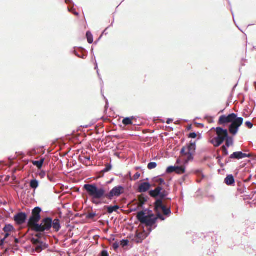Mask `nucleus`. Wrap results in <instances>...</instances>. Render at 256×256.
Returning <instances> with one entry per match:
<instances>
[{"label":"nucleus","instance_id":"4","mask_svg":"<svg viewBox=\"0 0 256 256\" xmlns=\"http://www.w3.org/2000/svg\"><path fill=\"white\" fill-rule=\"evenodd\" d=\"M196 142L191 140L190 143L182 148L180 151V154L186 157V162H188L194 160V154L196 152Z\"/></svg>","mask_w":256,"mask_h":256},{"label":"nucleus","instance_id":"8","mask_svg":"<svg viewBox=\"0 0 256 256\" xmlns=\"http://www.w3.org/2000/svg\"><path fill=\"white\" fill-rule=\"evenodd\" d=\"M70 53L74 54L77 57L86 59L88 56V52L82 47H74L70 50Z\"/></svg>","mask_w":256,"mask_h":256},{"label":"nucleus","instance_id":"47","mask_svg":"<svg viewBox=\"0 0 256 256\" xmlns=\"http://www.w3.org/2000/svg\"><path fill=\"white\" fill-rule=\"evenodd\" d=\"M102 96L104 98V99L106 100V106H105V108H107L108 106V100L104 96V95L102 94Z\"/></svg>","mask_w":256,"mask_h":256},{"label":"nucleus","instance_id":"56","mask_svg":"<svg viewBox=\"0 0 256 256\" xmlns=\"http://www.w3.org/2000/svg\"><path fill=\"white\" fill-rule=\"evenodd\" d=\"M192 129V124H190V125H188L187 128H186V130H190Z\"/></svg>","mask_w":256,"mask_h":256},{"label":"nucleus","instance_id":"14","mask_svg":"<svg viewBox=\"0 0 256 256\" xmlns=\"http://www.w3.org/2000/svg\"><path fill=\"white\" fill-rule=\"evenodd\" d=\"M151 187L149 182H142L139 184L138 192L140 193L146 192Z\"/></svg>","mask_w":256,"mask_h":256},{"label":"nucleus","instance_id":"13","mask_svg":"<svg viewBox=\"0 0 256 256\" xmlns=\"http://www.w3.org/2000/svg\"><path fill=\"white\" fill-rule=\"evenodd\" d=\"M225 138H224L221 135H218L212 140L210 142L216 148L220 146L224 141Z\"/></svg>","mask_w":256,"mask_h":256},{"label":"nucleus","instance_id":"6","mask_svg":"<svg viewBox=\"0 0 256 256\" xmlns=\"http://www.w3.org/2000/svg\"><path fill=\"white\" fill-rule=\"evenodd\" d=\"M42 212V209L39 206L36 207L32 210V214L28 220V223L32 225V227L36 226V224H38L41 219Z\"/></svg>","mask_w":256,"mask_h":256},{"label":"nucleus","instance_id":"17","mask_svg":"<svg viewBox=\"0 0 256 256\" xmlns=\"http://www.w3.org/2000/svg\"><path fill=\"white\" fill-rule=\"evenodd\" d=\"M136 120V118L134 116L131 117H126L123 118L122 120V123L125 126H128L129 125H136V124H134V122L133 120Z\"/></svg>","mask_w":256,"mask_h":256},{"label":"nucleus","instance_id":"41","mask_svg":"<svg viewBox=\"0 0 256 256\" xmlns=\"http://www.w3.org/2000/svg\"><path fill=\"white\" fill-rule=\"evenodd\" d=\"M222 133L224 134V136H222L224 138H226L230 136L228 134V130L227 129L223 128Z\"/></svg>","mask_w":256,"mask_h":256},{"label":"nucleus","instance_id":"53","mask_svg":"<svg viewBox=\"0 0 256 256\" xmlns=\"http://www.w3.org/2000/svg\"><path fill=\"white\" fill-rule=\"evenodd\" d=\"M172 122H173V119L169 118H168L166 122L167 124H170Z\"/></svg>","mask_w":256,"mask_h":256},{"label":"nucleus","instance_id":"45","mask_svg":"<svg viewBox=\"0 0 256 256\" xmlns=\"http://www.w3.org/2000/svg\"><path fill=\"white\" fill-rule=\"evenodd\" d=\"M114 22V18H113V20H112L111 24L103 31L102 33V35L104 34H108V33L106 32V30L110 26H112Z\"/></svg>","mask_w":256,"mask_h":256},{"label":"nucleus","instance_id":"48","mask_svg":"<svg viewBox=\"0 0 256 256\" xmlns=\"http://www.w3.org/2000/svg\"><path fill=\"white\" fill-rule=\"evenodd\" d=\"M156 190L158 192H163V188L161 186H158L156 188Z\"/></svg>","mask_w":256,"mask_h":256},{"label":"nucleus","instance_id":"37","mask_svg":"<svg viewBox=\"0 0 256 256\" xmlns=\"http://www.w3.org/2000/svg\"><path fill=\"white\" fill-rule=\"evenodd\" d=\"M8 242L6 241V240L4 238H0V246L2 247V248H4V244H6Z\"/></svg>","mask_w":256,"mask_h":256},{"label":"nucleus","instance_id":"57","mask_svg":"<svg viewBox=\"0 0 256 256\" xmlns=\"http://www.w3.org/2000/svg\"><path fill=\"white\" fill-rule=\"evenodd\" d=\"M196 124H198V126H200V127L202 128H204V124H200V123H198V122H196Z\"/></svg>","mask_w":256,"mask_h":256},{"label":"nucleus","instance_id":"15","mask_svg":"<svg viewBox=\"0 0 256 256\" xmlns=\"http://www.w3.org/2000/svg\"><path fill=\"white\" fill-rule=\"evenodd\" d=\"M120 208V206L118 205H114V206H104V209L105 210H106V212L108 214H112L114 212H118V210Z\"/></svg>","mask_w":256,"mask_h":256},{"label":"nucleus","instance_id":"30","mask_svg":"<svg viewBox=\"0 0 256 256\" xmlns=\"http://www.w3.org/2000/svg\"><path fill=\"white\" fill-rule=\"evenodd\" d=\"M128 244L129 240L127 239H122L120 242V244L122 248L128 246Z\"/></svg>","mask_w":256,"mask_h":256},{"label":"nucleus","instance_id":"1","mask_svg":"<svg viewBox=\"0 0 256 256\" xmlns=\"http://www.w3.org/2000/svg\"><path fill=\"white\" fill-rule=\"evenodd\" d=\"M154 210L145 209L138 212L136 218L142 224L148 226H154L156 228L158 226V220L164 221L166 218L172 214L170 206L168 203L164 204L160 200H156L154 203Z\"/></svg>","mask_w":256,"mask_h":256},{"label":"nucleus","instance_id":"39","mask_svg":"<svg viewBox=\"0 0 256 256\" xmlns=\"http://www.w3.org/2000/svg\"><path fill=\"white\" fill-rule=\"evenodd\" d=\"M188 138L194 139L196 138L197 134L195 132H192L188 134Z\"/></svg>","mask_w":256,"mask_h":256},{"label":"nucleus","instance_id":"55","mask_svg":"<svg viewBox=\"0 0 256 256\" xmlns=\"http://www.w3.org/2000/svg\"><path fill=\"white\" fill-rule=\"evenodd\" d=\"M102 38V34H101V35L94 42V44H98V41L100 40V39Z\"/></svg>","mask_w":256,"mask_h":256},{"label":"nucleus","instance_id":"35","mask_svg":"<svg viewBox=\"0 0 256 256\" xmlns=\"http://www.w3.org/2000/svg\"><path fill=\"white\" fill-rule=\"evenodd\" d=\"M222 128L217 127L216 128H213L212 130H214L216 131L217 134H218V135H220V134L222 133Z\"/></svg>","mask_w":256,"mask_h":256},{"label":"nucleus","instance_id":"60","mask_svg":"<svg viewBox=\"0 0 256 256\" xmlns=\"http://www.w3.org/2000/svg\"><path fill=\"white\" fill-rule=\"evenodd\" d=\"M252 188H253V189L256 188V183L253 182L252 184Z\"/></svg>","mask_w":256,"mask_h":256},{"label":"nucleus","instance_id":"29","mask_svg":"<svg viewBox=\"0 0 256 256\" xmlns=\"http://www.w3.org/2000/svg\"><path fill=\"white\" fill-rule=\"evenodd\" d=\"M228 148L226 146H222L221 147V150L222 151V156H225L228 154Z\"/></svg>","mask_w":256,"mask_h":256},{"label":"nucleus","instance_id":"11","mask_svg":"<svg viewBox=\"0 0 256 256\" xmlns=\"http://www.w3.org/2000/svg\"><path fill=\"white\" fill-rule=\"evenodd\" d=\"M173 172L178 174H184L186 172V167L185 166H170L166 168V172L167 174H170Z\"/></svg>","mask_w":256,"mask_h":256},{"label":"nucleus","instance_id":"20","mask_svg":"<svg viewBox=\"0 0 256 256\" xmlns=\"http://www.w3.org/2000/svg\"><path fill=\"white\" fill-rule=\"evenodd\" d=\"M43 148L44 146L34 147L30 152L29 153L31 155H36L42 150V154H44V150H43Z\"/></svg>","mask_w":256,"mask_h":256},{"label":"nucleus","instance_id":"3","mask_svg":"<svg viewBox=\"0 0 256 256\" xmlns=\"http://www.w3.org/2000/svg\"><path fill=\"white\" fill-rule=\"evenodd\" d=\"M244 118L238 117V114L231 113L228 116L222 115L218 119V124L220 125L225 126L228 122L230 123L228 126V131L233 136L238 134L240 128L243 124Z\"/></svg>","mask_w":256,"mask_h":256},{"label":"nucleus","instance_id":"61","mask_svg":"<svg viewBox=\"0 0 256 256\" xmlns=\"http://www.w3.org/2000/svg\"><path fill=\"white\" fill-rule=\"evenodd\" d=\"M181 163V160L180 158H178L176 160V164H180Z\"/></svg>","mask_w":256,"mask_h":256},{"label":"nucleus","instance_id":"10","mask_svg":"<svg viewBox=\"0 0 256 256\" xmlns=\"http://www.w3.org/2000/svg\"><path fill=\"white\" fill-rule=\"evenodd\" d=\"M28 218V216L26 212H19L16 213L14 217V220L17 224L21 225L24 224Z\"/></svg>","mask_w":256,"mask_h":256},{"label":"nucleus","instance_id":"19","mask_svg":"<svg viewBox=\"0 0 256 256\" xmlns=\"http://www.w3.org/2000/svg\"><path fill=\"white\" fill-rule=\"evenodd\" d=\"M44 160L45 158H41L39 160H32V162L34 166L38 168V170H41Z\"/></svg>","mask_w":256,"mask_h":256},{"label":"nucleus","instance_id":"46","mask_svg":"<svg viewBox=\"0 0 256 256\" xmlns=\"http://www.w3.org/2000/svg\"><path fill=\"white\" fill-rule=\"evenodd\" d=\"M228 2V4L230 6V10L232 12V16H233V19H234V22H235V20H234V13H233V12L232 10V6H231V4H230V2L229 0H226Z\"/></svg>","mask_w":256,"mask_h":256},{"label":"nucleus","instance_id":"52","mask_svg":"<svg viewBox=\"0 0 256 256\" xmlns=\"http://www.w3.org/2000/svg\"><path fill=\"white\" fill-rule=\"evenodd\" d=\"M4 238H5L6 240L7 238H8L10 236V232H4Z\"/></svg>","mask_w":256,"mask_h":256},{"label":"nucleus","instance_id":"40","mask_svg":"<svg viewBox=\"0 0 256 256\" xmlns=\"http://www.w3.org/2000/svg\"><path fill=\"white\" fill-rule=\"evenodd\" d=\"M120 246L119 243L116 242L113 244L112 247L114 250L116 251Z\"/></svg>","mask_w":256,"mask_h":256},{"label":"nucleus","instance_id":"24","mask_svg":"<svg viewBox=\"0 0 256 256\" xmlns=\"http://www.w3.org/2000/svg\"><path fill=\"white\" fill-rule=\"evenodd\" d=\"M110 163L107 164L106 165V167L104 168L102 170H101L100 173L102 174V175L104 176V174L107 172H108L110 171L112 168V165L111 164L112 160H110Z\"/></svg>","mask_w":256,"mask_h":256},{"label":"nucleus","instance_id":"34","mask_svg":"<svg viewBox=\"0 0 256 256\" xmlns=\"http://www.w3.org/2000/svg\"><path fill=\"white\" fill-rule=\"evenodd\" d=\"M223 157L224 156L220 155H218L216 157V159L218 160V164H220L221 168H223L224 166V164L221 162V160L222 159Z\"/></svg>","mask_w":256,"mask_h":256},{"label":"nucleus","instance_id":"58","mask_svg":"<svg viewBox=\"0 0 256 256\" xmlns=\"http://www.w3.org/2000/svg\"><path fill=\"white\" fill-rule=\"evenodd\" d=\"M93 238L95 240H98V239L100 238V236L98 235H96L94 236Z\"/></svg>","mask_w":256,"mask_h":256},{"label":"nucleus","instance_id":"38","mask_svg":"<svg viewBox=\"0 0 256 256\" xmlns=\"http://www.w3.org/2000/svg\"><path fill=\"white\" fill-rule=\"evenodd\" d=\"M245 125L248 128H250V129H251L252 128L253 126H254V124L253 123H252L250 121H246V122H245Z\"/></svg>","mask_w":256,"mask_h":256},{"label":"nucleus","instance_id":"50","mask_svg":"<svg viewBox=\"0 0 256 256\" xmlns=\"http://www.w3.org/2000/svg\"><path fill=\"white\" fill-rule=\"evenodd\" d=\"M47 177H48V180H49L50 182H54V176H50V175H48V176H47Z\"/></svg>","mask_w":256,"mask_h":256},{"label":"nucleus","instance_id":"21","mask_svg":"<svg viewBox=\"0 0 256 256\" xmlns=\"http://www.w3.org/2000/svg\"><path fill=\"white\" fill-rule=\"evenodd\" d=\"M30 188L35 190L39 186V182L38 180L34 178L30 181Z\"/></svg>","mask_w":256,"mask_h":256},{"label":"nucleus","instance_id":"27","mask_svg":"<svg viewBox=\"0 0 256 256\" xmlns=\"http://www.w3.org/2000/svg\"><path fill=\"white\" fill-rule=\"evenodd\" d=\"M150 196L155 198V200L158 198V192L155 189L154 190H151L148 192Z\"/></svg>","mask_w":256,"mask_h":256},{"label":"nucleus","instance_id":"23","mask_svg":"<svg viewBox=\"0 0 256 256\" xmlns=\"http://www.w3.org/2000/svg\"><path fill=\"white\" fill-rule=\"evenodd\" d=\"M4 232H10L14 231L15 229L13 225L10 224H6L2 228Z\"/></svg>","mask_w":256,"mask_h":256},{"label":"nucleus","instance_id":"7","mask_svg":"<svg viewBox=\"0 0 256 256\" xmlns=\"http://www.w3.org/2000/svg\"><path fill=\"white\" fill-rule=\"evenodd\" d=\"M32 242L34 245V250L38 252H42L48 246V244L42 242L38 238H32Z\"/></svg>","mask_w":256,"mask_h":256},{"label":"nucleus","instance_id":"16","mask_svg":"<svg viewBox=\"0 0 256 256\" xmlns=\"http://www.w3.org/2000/svg\"><path fill=\"white\" fill-rule=\"evenodd\" d=\"M66 4L69 5L68 10L72 12L75 16H78L79 14L75 11L74 8V4L72 0H64Z\"/></svg>","mask_w":256,"mask_h":256},{"label":"nucleus","instance_id":"9","mask_svg":"<svg viewBox=\"0 0 256 256\" xmlns=\"http://www.w3.org/2000/svg\"><path fill=\"white\" fill-rule=\"evenodd\" d=\"M153 228L154 226H148V232H146L144 228L143 229V232H136L135 235L136 242L141 243L144 239L148 237L152 232Z\"/></svg>","mask_w":256,"mask_h":256},{"label":"nucleus","instance_id":"12","mask_svg":"<svg viewBox=\"0 0 256 256\" xmlns=\"http://www.w3.org/2000/svg\"><path fill=\"white\" fill-rule=\"evenodd\" d=\"M246 158H252V155L250 154L244 153L241 151H238L233 152L229 156L230 159H235L237 160H240Z\"/></svg>","mask_w":256,"mask_h":256},{"label":"nucleus","instance_id":"32","mask_svg":"<svg viewBox=\"0 0 256 256\" xmlns=\"http://www.w3.org/2000/svg\"><path fill=\"white\" fill-rule=\"evenodd\" d=\"M194 173L198 176L201 177L202 179L204 178V175L201 170L198 169L196 170Z\"/></svg>","mask_w":256,"mask_h":256},{"label":"nucleus","instance_id":"42","mask_svg":"<svg viewBox=\"0 0 256 256\" xmlns=\"http://www.w3.org/2000/svg\"><path fill=\"white\" fill-rule=\"evenodd\" d=\"M38 174L42 178H44L45 176H46V172L41 170L40 171Z\"/></svg>","mask_w":256,"mask_h":256},{"label":"nucleus","instance_id":"54","mask_svg":"<svg viewBox=\"0 0 256 256\" xmlns=\"http://www.w3.org/2000/svg\"><path fill=\"white\" fill-rule=\"evenodd\" d=\"M53 222L54 223H60V220L58 218H56L54 220H53Z\"/></svg>","mask_w":256,"mask_h":256},{"label":"nucleus","instance_id":"43","mask_svg":"<svg viewBox=\"0 0 256 256\" xmlns=\"http://www.w3.org/2000/svg\"><path fill=\"white\" fill-rule=\"evenodd\" d=\"M140 177V174L139 172H136L133 176L132 178H130L131 180H136Z\"/></svg>","mask_w":256,"mask_h":256},{"label":"nucleus","instance_id":"51","mask_svg":"<svg viewBox=\"0 0 256 256\" xmlns=\"http://www.w3.org/2000/svg\"><path fill=\"white\" fill-rule=\"evenodd\" d=\"M96 73H97V74H98V78H100V80L102 81V84H104V82H103V81H102V78H101V76H100V73H99L98 70H96Z\"/></svg>","mask_w":256,"mask_h":256},{"label":"nucleus","instance_id":"36","mask_svg":"<svg viewBox=\"0 0 256 256\" xmlns=\"http://www.w3.org/2000/svg\"><path fill=\"white\" fill-rule=\"evenodd\" d=\"M99 256H109V254L108 250H103L100 253Z\"/></svg>","mask_w":256,"mask_h":256},{"label":"nucleus","instance_id":"28","mask_svg":"<svg viewBox=\"0 0 256 256\" xmlns=\"http://www.w3.org/2000/svg\"><path fill=\"white\" fill-rule=\"evenodd\" d=\"M52 228H53V229L56 232H58L61 228L62 226L61 224L60 223H54L53 222V220L52 219Z\"/></svg>","mask_w":256,"mask_h":256},{"label":"nucleus","instance_id":"59","mask_svg":"<svg viewBox=\"0 0 256 256\" xmlns=\"http://www.w3.org/2000/svg\"><path fill=\"white\" fill-rule=\"evenodd\" d=\"M94 69L96 70H98V64H97V62L96 60L95 64H94Z\"/></svg>","mask_w":256,"mask_h":256},{"label":"nucleus","instance_id":"26","mask_svg":"<svg viewBox=\"0 0 256 256\" xmlns=\"http://www.w3.org/2000/svg\"><path fill=\"white\" fill-rule=\"evenodd\" d=\"M226 144L224 145L226 146L227 148H229L230 146H232L234 144V139L232 136H228L226 138Z\"/></svg>","mask_w":256,"mask_h":256},{"label":"nucleus","instance_id":"5","mask_svg":"<svg viewBox=\"0 0 256 256\" xmlns=\"http://www.w3.org/2000/svg\"><path fill=\"white\" fill-rule=\"evenodd\" d=\"M52 226V218L46 217L42 219L40 224H36V226L32 227V230L37 232L44 233L50 231Z\"/></svg>","mask_w":256,"mask_h":256},{"label":"nucleus","instance_id":"49","mask_svg":"<svg viewBox=\"0 0 256 256\" xmlns=\"http://www.w3.org/2000/svg\"><path fill=\"white\" fill-rule=\"evenodd\" d=\"M138 206H136L134 208H130V210L131 212H136L138 210Z\"/></svg>","mask_w":256,"mask_h":256},{"label":"nucleus","instance_id":"22","mask_svg":"<svg viewBox=\"0 0 256 256\" xmlns=\"http://www.w3.org/2000/svg\"><path fill=\"white\" fill-rule=\"evenodd\" d=\"M168 193L166 190H164L163 192L158 193V196L156 199V200H160L162 202H164V200L166 198H168Z\"/></svg>","mask_w":256,"mask_h":256},{"label":"nucleus","instance_id":"25","mask_svg":"<svg viewBox=\"0 0 256 256\" xmlns=\"http://www.w3.org/2000/svg\"><path fill=\"white\" fill-rule=\"evenodd\" d=\"M86 38L89 44H92L94 42L93 36L90 31L86 32Z\"/></svg>","mask_w":256,"mask_h":256},{"label":"nucleus","instance_id":"18","mask_svg":"<svg viewBox=\"0 0 256 256\" xmlns=\"http://www.w3.org/2000/svg\"><path fill=\"white\" fill-rule=\"evenodd\" d=\"M224 182L226 185L228 186H233L235 183L234 176L232 174L228 175L224 178Z\"/></svg>","mask_w":256,"mask_h":256},{"label":"nucleus","instance_id":"33","mask_svg":"<svg viewBox=\"0 0 256 256\" xmlns=\"http://www.w3.org/2000/svg\"><path fill=\"white\" fill-rule=\"evenodd\" d=\"M96 215V212L89 213L86 216V218L88 220L93 219Z\"/></svg>","mask_w":256,"mask_h":256},{"label":"nucleus","instance_id":"31","mask_svg":"<svg viewBox=\"0 0 256 256\" xmlns=\"http://www.w3.org/2000/svg\"><path fill=\"white\" fill-rule=\"evenodd\" d=\"M157 166V164L156 162H150L148 164V170H151L155 168Z\"/></svg>","mask_w":256,"mask_h":256},{"label":"nucleus","instance_id":"63","mask_svg":"<svg viewBox=\"0 0 256 256\" xmlns=\"http://www.w3.org/2000/svg\"><path fill=\"white\" fill-rule=\"evenodd\" d=\"M14 241H15V243H16V244H18V243H19L20 240H18V238H14Z\"/></svg>","mask_w":256,"mask_h":256},{"label":"nucleus","instance_id":"62","mask_svg":"<svg viewBox=\"0 0 256 256\" xmlns=\"http://www.w3.org/2000/svg\"><path fill=\"white\" fill-rule=\"evenodd\" d=\"M68 215H70V216H72L73 214V212H72V211L69 210H68Z\"/></svg>","mask_w":256,"mask_h":256},{"label":"nucleus","instance_id":"44","mask_svg":"<svg viewBox=\"0 0 256 256\" xmlns=\"http://www.w3.org/2000/svg\"><path fill=\"white\" fill-rule=\"evenodd\" d=\"M158 182L161 185H164L166 184V182L162 178H158Z\"/></svg>","mask_w":256,"mask_h":256},{"label":"nucleus","instance_id":"2","mask_svg":"<svg viewBox=\"0 0 256 256\" xmlns=\"http://www.w3.org/2000/svg\"><path fill=\"white\" fill-rule=\"evenodd\" d=\"M83 189L90 198L91 202L96 205H99L102 203L108 204L106 201H102L105 198L112 200L114 197H119L124 193V188L118 185L112 188L109 192H106L102 186L99 188L96 184H84Z\"/></svg>","mask_w":256,"mask_h":256},{"label":"nucleus","instance_id":"64","mask_svg":"<svg viewBox=\"0 0 256 256\" xmlns=\"http://www.w3.org/2000/svg\"><path fill=\"white\" fill-rule=\"evenodd\" d=\"M114 180V178H112L110 181L108 182H106L107 184H111Z\"/></svg>","mask_w":256,"mask_h":256}]
</instances>
